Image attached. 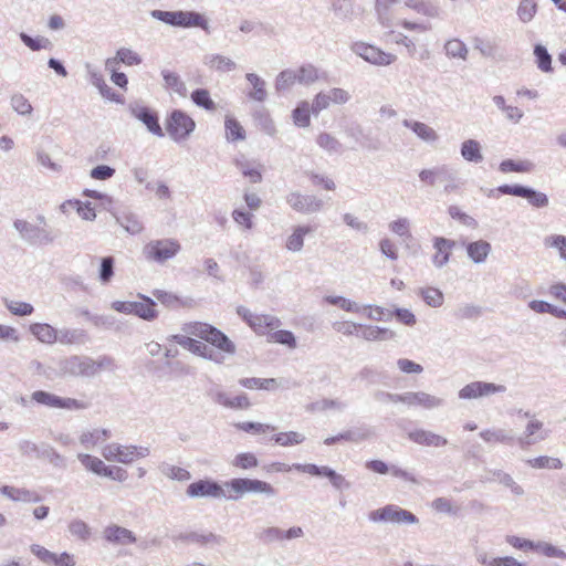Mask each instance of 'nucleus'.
Instances as JSON below:
<instances>
[{"mask_svg":"<svg viewBox=\"0 0 566 566\" xmlns=\"http://www.w3.org/2000/svg\"><path fill=\"white\" fill-rule=\"evenodd\" d=\"M418 176L421 182L430 187L439 182L443 184V192L446 195L459 192L464 186V181L459 177L458 170L447 164L422 169Z\"/></svg>","mask_w":566,"mask_h":566,"instance_id":"f257e3e1","label":"nucleus"},{"mask_svg":"<svg viewBox=\"0 0 566 566\" xmlns=\"http://www.w3.org/2000/svg\"><path fill=\"white\" fill-rule=\"evenodd\" d=\"M186 331L216 347L222 355H234L235 344L219 328L202 322H193L187 325Z\"/></svg>","mask_w":566,"mask_h":566,"instance_id":"f03ea898","label":"nucleus"},{"mask_svg":"<svg viewBox=\"0 0 566 566\" xmlns=\"http://www.w3.org/2000/svg\"><path fill=\"white\" fill-rule=\"evenodd\" d=\"M150 15L166 24L180 28H201L206 33H210L207 19L196 11H164L153 10Z\"/></svg>","mask_w":566,"mask_h":566,"instance_id":"7ed1b4c3","label":"nucleus"},{"mask_svg":"<svg viewBox=\"0 0 566 566\" xmlns=\"http://www.w3.org/2000/svg\"><path fill=\"white\" fill-rule=\"evenodd\" d=\"M226 488L229 489L228 500L237 501L247 493H261L266 496H275L277 490L269 482L249 479V478H234L224 483Z\"/></svg>","mask_w":566,"mask_h":566,"instance_id":"20e7f679","label":"nucleus"},{"mask_svg":"<svg viewBox=\"0 0 566 566\" xmlns=\"http://www.w3.org/2000/svg\"><path fill=\"white\" fill-rule=\"evenodd\" d=\"M149 454V448L143 446H122L118 443H108L102 450V455L107 461H117L126 464L133 462L136 458H146Z\"/></svg>","mask_w":566,"mask_h":566,"instance_id":"39448f33","label":"nucleus"},{"mask_svg":"<svg viewBox=\"0 0 566 566\" xmlns=\"http://www.w3.org/2000/svg\"><path fill=\"white\" fill-rule=\"evenodd\" d=\"M368 518L371 522H390L399 525L419 523V518L412 512L395 504H387L369 512Z\"/></svg>","mask_w":566,"mask_h":566,"instance_id":"423d86ee","label":"nucleus"},{"mask_svg":"<svg viewBox=\"0 0 566 566\" xmlns=\"http://www.w3.org/2000/svg\"><path fill=\"white\" fill-rule=\"evenodd\" d=\"M195 128V120L180 109H174L166 119L167 133L177 143L187 139Z\"/></svg>","mask_w":566,"mask_h":566,"instance_id":"0eeeda50","label":"nucleus"},{"mask_svg":"<svg viewBox=\"0 0 566 566\" xmlns=\"http://www.w3.org/2000/svg\"><path fill=\"white\" fill-rule=\"evenodd\" d=\"M181 250L180 243L175 239L153 240L144 248L146 259L164 263L175 258Z\"/></svg>","mask_w":566,"mask_h":566,"instance_id":"6e6552de","label":"nucleus"},{"mask_svg":"<svg viewBox=\"0 0 566 566\" xmlns=\"http://www.w3.org/2000/svg\"><path fill=\"white\" fill-rule=\"evenodd\" d=\"M13 227L21 238L32 245H46L55 240V235L45 227L35 226L22 219L14 220Z\"/></svg>","mask_w":566,"mask_h":566,"instance_id":"1a4fd4ad","label":"nucleus"},{"mask_svg":"<svg viewBox=\"0 0 566 566\" xmlns=\"http://www.w3.org/2000/svg\"><path fill=\"white\" fill-rule=\"evenodd\" d=\"M31 399L42 406L66 410H84L90 407V403L86 401L70 397H60L44 390L33 391Z\"/></svg>","mask_w":566,"mask_h":566,"instance_id":"9d476101","label":"nucleus"},{"mask_svg":"<svg viewBox=\"0 0 566 566\" xmlns=\"http://www.w3.org/2000/svg\"><path fill=\"white\" fill-rule=\"evenodd\" d=\"M497 190L502 195H511L515 197H521L527 200V202L537 209L545 208L548 206L549 200L546 193L537 191L536 189L515 184V185H502L497 187Z\"/></svg>","mask_w":566,"mask_h":566,"instance_id":"9b49d317","label":"nucleus"},{"mask_svg":"<svg viewBox=\"0 0 566 566\" xmlns=\"http://www.w3.org/2000/svg\"><path fill=\"white\" fill-rule=\"evenodd\" d=\"M171 339L195 355H198L219 365L224 363V355L217 353L203 342L180 334L172 335Z\"/></svg>","mask_w":566,"mask_h":566,"instance_id":"f8f14e48","label":"nucleus"},{"mask_svg":"<svg viewBox=\"0 0 566 566\" xmlns=\"http://www.w3.org/2000/svg\"><path fill=\"white\" fill-rule=\"evenodd\" d=\"M64 375L73 377H94V359L88 356H71L60 364Z\"/></svg>","mask_w":566,"mask_h":566,"instance_id":"ddd939ff","label":"nucleus"},{"mask_svg":"<svg viewBox=\"0 0 566 566\" xmlns=\"http://www.w3.org/2000/svg\"><path fill=\"white\" fill-rule=\"evenodd\" d=\"M186 494L191 499L197 497H211L221 499L227 497L222 485L211 479H202L190 483L187 486Z\"/></svg>","mask_w":566,"mask_h":566,"instance_id":"4468645a","label":"nucleus"},{"mask_svg":"<svg viewBox=\"0 0 566 566\" xmlns=\"http://www.w3.org/2000/svg\"><path fill=\"white\" fill-rule=\"evenodd\" d=\"M286 203L296 212L310 214L318 212L323 209L322 199L313 195H302L298 191H292L285 197Z\"/></svg>","mask_w":566,"mask_h":566,"instance_id":"2eb2a0df","label":"nucleus"},{"mask_svg":"<svg viewBox=\"0 0 566 566\" xmlns=\"http://www.w3.org/2000/svg\"><path fill=\"white\" fill-rule=\"evenodd\" d=\"M352 50L358 56L375 65H389L396 61V55L381 51L380 49L365 42H356Z\"/></svg>","mask_w":566,"mask_h":566,"instance_id":"dca6fc26","label":"nucleus"},{"mask_svg":"<svg viewBox=\"0 0 566 566\" xmlns=\"http://www.w3.org/2000/svg\"><path fill=\"white\" fill-rule=\"evenodd\" d=\"M175 541L182 543H191L199 545L200 547H212L221 545L226 542V538L219 534L208 531H188L181 532L174 537Z\"/></svg>","mask_w":566,"mask_h":566,"instance_id":"f3484780","label":"nucleus"},{"mask_svg":"<svg viewBox=\"0 0 566 566\" xmlns=\"http://www.w3.org/2000/svg\"><path fill=\"white\" fill-rule=\"evenodd\" d=\"M506 390V387L503 385H496L493 382L485 381H472L465 385L459 391L460 399H475L483 396H490L493 394H501Z\"/></svg>","mask_w":566,"mask_h":566,"instance_id":"a211bd4d","label":"nucleus"},{"mask_svg":"<svg viewBox=\"0 0 566 566\" xmlns=\"http://www.w3.org/2000/svg\"><path fill=\"white\" fill-rule=\"evenodd\" d=\"M130 114L146 125L147 129L155 136L163 137L164 132L159 124V117L156 112L143 105H129Z\"/></svg>","mask_w":566,"mask_h":566,"instance_id":"6ab92c4d","label":"nucleus"},{"mask_svg":"<svg viewBox=\"0 0 566 566\" xmlns=\"http://www.w3.org/2000/svg\"><path fill=\"white\" fill-rule=\"evenodd\" d=\"M346 133L347 136L353 138L363 149L377 151L381 148L380 139L374 136L370 130H365L359 124L352 125Z\"/></svg>","mask_w":566,"mask_h":566,"instance_id":"aec40b11","label":"nucleus"},{"mask_svg":"<svg viewBox=\"0 0 566 566\" xmlns=\"http://www.w3.org/2000/svg\"><path fill=\"white\" fill-rule=\"evenodd\" d=\"M548 437V431L544 430V423L537 419H531L525 427L524 434L516 438V443L525 449L532 444L545 440Z\"/></svg>","mask_w":566,"mask_h":566,"instance_id":"412c9836","label":"nucleus"},{"mask_svg":"<svg viewBox=\"0 0 566 566\" xmlns=\"http://www.w3.org/2000/svg\"><path fill=\"white\" fill-rule=\"evenodd\" d=\"M407 437L413 443L424 447L440 448L448 444V440L432 431L424 429H415L407 433Z\"/></svg>","mask_w":566,"mask_h":566,"instance_id":"4be33fe9","label":"nucleus"},{"mask_svg":"<svg viewBox=\"0 0 566 566\" xmlns=\"http://www.w3.org/2000/svg\"><path fill=\"white\" fill-rule=\"evenodd\" d=\"M455 247V241L443 237H436L433 239V248L436 254L432 256V262L437 268H443L450 260L451 252Z\"/></svg>","mask_w":566,"mask_h":566,"instance_id":"5701e85b","label":"nucleus"},{"mask_svg":"<svg viewBox=\"0 0 566 566\" xmlns=\"http://www.w3.org/2000/svg\"><path fill=\"white\" fill-rule=\"evenodd\" d=\"M103 536L107 542L117 545L134 544L137 541L135 534L130 530L118 525H109L105 527Z\"/></svg>","mask_w":566,"mask_h":566,"instance_id":"b1692460","label":"nucleus"},{"mask_svg":"<svg viewBox=\"0 0 566 566\" xmlns=\"http://www.w3.org/2000/svg\"><path fill=\"white\" fill-rule=\"evenodd\" d=\"M138 297L142 301L134 302L133 314L148 322L156 319L158 317L156 302L151 297L144 294H138Z\"/></svg>","mask_w":566,"mask_h":566,"instance_id":"393cba45","label":"nucleus"},{"mask_svg":"<svg viewBox=\"0 0 566 566\" xmlns=\"http://www.w3.org/2000/svg\"><path fill=\"white\" fill-rule=\"evenodd\" d=\"M480 437L490 444L502 443L505 446H514L516 443V438L512 433V431H507L505 429L495 428V429H485L480 432Z\"/></svg>","mask_w":566,"mask_h":566,"instance_id":"a878e982","label":"nucleus"},{"mask_svg":"<svg viewBox=\"0 0 566 566\" xmlns=\"http://www.w3.org/2000/svg\"><path fill=\"white\" fill-rule=\"evenodd\" d=\"M282 326L279 317L269 314H256L255 319L251 323L250 327L258 335H266L270 331H274Z\"/></svg>","mask_w":566,"mask_h":566,"instance_id":"bb28decb","label":"nucleus"},{"mask_svg":"<svg viewBox=\"0 0 566 566\" xmlns=\"http://www.w3.org/2000/svg\"><path fill=\"white\" fill-rule=\"evenodd\" d=\"M465 250L469 259L472 262L480 264L486 261L492 251V247L490 242L480 239L465 244Z\"/></svg>","mask_w":566,"mask_h":566,"instance_id":"cd10ccee","label":"nucleus"},{"mask_svg":"<svg viewBox=\"0 0 566 566\" xmlns=\"http://www.w3.org/2000/svg\"><path fill=\"white\" fill-rule=\"evenodd\" d=\"M118 63H124L129 66L138 65L142 63V57L130 49L120 48L117 50L116 56L108 57L105 61V67L106 70H113Z\"/></svg>","mask_w":566,"mask_h":566,"instance_id":"c85d7f7f","label":"nucleus"},{"mask_svg":"<svg viewBox=\"0 0 566 566\" xmlns=\"http://www.w3.org/2000/svg\"><path fill=\"white\" fill-rule=\"evenodd\" d=\"M407 405L433 409L443 405V399L423 391H407Z\"/></svg>","mask_w":566,"mask_h":566,"instance_id":"c756f323","label":"nucleus"},{"mask_svg":"<svg viewBox=\"0 0 566 566\" xmlns=\"http://www.w3.org/2000/svg\"><path fill=\"white\" fill-rule=\"evenodd\" d=\"M116 222L123 227L129 234H139L143 229V222L139 220L138 216L130 211L123 212H112Z\"/></svg>","mask_w":566,"mask_h":566,"instance_id":"7c9ffc66","label":"nucleus"},{"mask_svg":"<svg viewBox=\"0 0 566 566\" xmlns=\"http://www.w3.org/2000/svg\"><path fill=\"white\" fill-rule=\"evenodd\" d=\"M402 125L411 129L423 142L434 143L439 138L437 132L432 127L422 122L403 119Z\"/></svg>","mask_w":566,"mask_h":566,"instance_id":"2f4dec72","label":"nucleus"},{"mask_svg":"<svg viewBox=\"0 0 566 566\" xmlns=\"http://www.w3.org/2000/svg\"><path fill=\"white\" fill-rule=\"evenodd\" d=\"M30 332L38 340L45 344H54L57 342V329L46 323H34L30 325Z\"/></svg>","mask_w":566,"mask_h":566,"instance_id":"473e14b6","label":"nucleus"},{"mask_svg":"<svg viewBox=\"0 0 566 566\" xmlns=\"http://www.w3.org/2000/svg\"><path fill=\"white\" fill-rule=\"evenodd\" d=\"M88 339L87 333L82 328L57 329V342L64 345L84 344Z\"/></svg>","mask_w":566,"mask_h":566,"instance_id":"72a5a7b5","label":"nucleus"},{"mask_svg":"<svg viewBox=\"0 0 566 566\" xmlns=\"http://www.w3.org/2000/svg\"><path fill=\"white\" fill-rule=\"evenodd\" d=\"M0 493L12 501L22 502H39L40 496L32 491L27 489H19L10 485H3L0 488Z\"/></svg>","mask_w":566,"mask_h":566,"instance_id":"f704fd0d","label":"nucleus"},{"mask_svg":"<svg viewBox=\"0 0 566 566\" xmlns=\"http://www.w3.org/2000/svg\"><path fill=\"white\" fill-rule=\"evenodd\" d=\"M153 295L165 306L169 308H178L185 306H191L193 303L192 298L182 300L176 294L164 290H154Z\"/></svg>","mask_w":566,"mask_h":566,"instance_id":"c9c22d12","label":"nucleus"},{"mask_svg":"<svg viewBox=\"0 0 566 566\" xmlns=\"http://www.w3.org/2000/svg\"><path fill=\"white\" fill-rule=\"evenodd\" d=\"M405 6L429 18H438L441 12L440 8L430 0H406Z\"/></svg>","mask_w":566,"mask_h":566,"instance_id":"e433bc0d","label":"nucleus"},{"mask_svg":"<svg viewBox=\"0 0 566 566\" xmlns=\"http://www.w3.org/2000/svg\"><path fill=\"white\" fill-rule=\"evenodd\" d=\"M481 144L475 139H467L461 144L460 153L464 160L479 164L483 160Z\"/></svg>","mask_w":566,"mask_h":566,"instance_id":"4c0bfd02","label":"nucleus"},{"mask_svg":"<svg viewBox=\"0 0 566 566\" xmlns=\"http://www.w3.org/2000/svg\"><path fill=\"white\" fill-rule=\"evenodd\" d=\"M255 125L265 134L273 136L276 132L270 113L264 107L255 109L252 114Z\"/></svg>","mask_w":566,"mask_h":566,"instance_id":"58836bf2","label":"nucleus"},{"mask_svg":"<svg viewBox=\"0 0 566 566\" xmlns=\"http://www.w3.org/2000/svg\"><path fill=\"white\" fill-rule=\"evenodd\" d=\"M295 78L298 84L311 85L319 78L318 70L311 63L303 64L296 70H293Z\"/></svg>","mask_w":566,"mask_h":566,"instance_id":"ea45409f","label":"nucleus"},{"mask_svg":"<svg viewBox=\"0 0 566 566\" xmlns=\"http://www.w3.org/2000/svg\"><path fill=\"white\" fill-rule=\"evenodd\" d=\"M313 229L308 226H297L293 233L286 240V249L293 252H298L304 245L305 234L312 232Z\"/></svg>","mask_w":566,"mask_h":566,"instance_id":"a19ab883","label":"nucleus"},{"mask_svg":"<svg viewBox=\"0 0 566 566\" xmlns=\"http://www.w3.org/2000/svg\"><path fill=\"white\" fill-rule=\"evenodd\" d=\"M359 329L360 336L366 340H384L395 337V333L385 327L363 325Z\"/></svg>","mask_w":566,"mask_h":566,"instance_id":"79ce46f5","label":"nucleus"},{"mask_svg":"<svg viewBox=\"0 0 566 566\" xmlns=\"http://www.w3.org/2000/svg\"><path fill=\"white\" fill-rule=\"evenodd\" d=\"M70 206L71 208H75L77 213L84 220H94L96 218L95 209L90 201L82 202L81 200H66L61 205V210L64 211L65 207Z\"/></svg>","mask_w":566,"mask_h":566,"instance_id":"37998d69","label":"nucleus"},{"mask_svg":"<svg viewBox=\"0 0 566 566\" xmlns=\"http://www.w3.org/2000/svg\"><path fill=\"white\" fill-rule=\"evenodd\" d=\"M268 342L284 345L290 349H295L297 347L295 335L287 329L276 328V331L270 332L268 334Z\"/></svg>","mask_w":566,"mask_h":566,"instance_id":"c03bdc74","label":"nucleus"},{"mask_svg":"<svg viewBox=\"0 0 566 566\" xmlns=\"http://www.w3.org/2000/svg\"><path fill=\"white\" fill-rule=\"evenodd\" d=\"M77 459L87 471H91L98 476H104L107 465L99 458L87 453H80Z\"/></svg>","mask_w":566,"mask_h":566,"instance_id":"a18cd8bd","label":"nucleus"},{"mask_svg":"<svg viewBox=\"0 0 566 566\" xmlns=\"http://www.w3.org/2000/svg\"><path fill=\"white\" fill-rule=\"evenodd\" d=\"M224 128H226V139L229 143H234L238 140L245 139V130L235 118H232L229 116L226 117Z\"/></svg>","mask_w":566,"mask_h":566,"instance_id":"49530a36","label":"nucleus"},{"mask_svg":"<svg viewBox=\"0 0 566 566\" xmlns=\"http://www.w3.org/2000/svg\"><path fill=\"white\" fill-rule=\"evenodd\" d=\"M535 165L530 160L515 161L513 159H505L501 161L499 169L503 174L507 172H531Z\"/></svg>","mask_w":566,"mask_h":566,"instance_id":"de8ad7c7","label":"nucleus"},{"mask_svg":"<svg viewBox=\"0 0 566 566\" xmlns=\"http://www.w3.org/2000/svg\"><path fill=\"white\" fill-rule=\"evenodd\" d=\"M537 10L538 6L535 0H520L516 14L522 23H528L534 19Z\"/></svg>","mask_w":566,"mask_h":566,"instance_id":"09e8293b","label":"nucleus"},{"mask_svg":"<svg viewBox=\"0 0 566 566\" xmlns=\"http://www.w3.org/2000/svg\"><path fill=\"white\" fill-rule=\"evenodd\" d=\"M159 471L161 472L163 475L170 480L188 481L191 479V474L188 470L177 465L169 464L167 462H163L159 464Z\"/></svg>","mask_w":566,"mask_h":566,"instance_id":"8fccbe9b","label":"nucleus"},{"mask_svg":"<svg viewBox=\"0 0 566 566\" xmlns=\"http://www.w3.org/2000/svg\"><path fill=\"white\" fill-rule=\"evenodd\" d=\"M245 78L254 88V91L249 94V97L258 102H264L268 96L264 80L254 73H248Z\"/></svg>","mask_w":566,"mask_h":566,"instance_id":"3c124183","label":"nucleus"},{"mask_svg":"<svg viewBox=\"0 0 566 566\" xmlns=\"http://www.w3.org/2000/svg\"><path fill=\"white\" fill-rule=\"evenodd\" d=\"M534 56L536 66L544 73L553 72L552 55L547 49L542 44H535Z\"/></svg>","mask_w":566,"mask_h":566,"instance_id":"603ef678","label":"nucleus"},{"mask_svg":"<svg viewBox=\"0 0 566 566\" xmlns=\"http://www.w3.org/2000/svg\"><path fill=\"white\" fill-rule=\"evenodd\" d=\"M111 437L108 429H94L93 431L83 432L80 437V442L85 447H94L98 442L104 441Z\"/></svg>","mask_w":566,"mask_h":566,"instance_id":"864d4df0","label":"nucleus"},{"mask_svg":"<svg viewBox=\"0 0 566 566\" xmlns=\"http://www.w3.org/2000/svg\"><path fill=\"white\" fill-rule=\"evenodd\" d=\"M396 2L397 0H376L375 10L377 18L379 23L385 28L391 25L390 8Z\"/></svg>","mask_w":566,"mask_h":566,"instance_id":"5fc2aeb1","label":"nucleus"},{"mask_svg":"<svg viewBox=\"0 0 566 566\" xmlns=\"http://www.w3.org/2000/svg\"><path fill=\"white\" fill-rule=\"evenodd\" d=\"M418 294L421 296L423 302L431 307H440L444 301L443 293L436 287L419 289Z\"/></svg>","mask_w":566,"mask_h":566,"instance_id":"6e6d98bb","label":"nucleus"},{"mask_svg":"<svg viewBox=\"0 0 566 566\" xmlns=\"http://www.w3.org/2000/svg\"><path fill=\"white\" fill-rule=\"evenodd\" d=\"M357 376L369 385L384 382L387 379V375L384 371L373 366H364Z\"/></svg>","mask_w":566,"mask_h":566,"instance_id":"4d7b16f0","label":"nucleus"},{"mask_svg":"<svg viewBox=\"0 0 566 566\" xmlns=\"http://www.w3.org/2000/svg\"><path fill=\"white\" fill-rule=\"evenodd\" d=\"M206 64L220 72H230L237 67V64L232 60L220 54L207 55Z\"/></svg>","mask_w":566,"mask_h":566,"instance_id":"13d9d810","label":"nucleus"},{"mask_svg":"<svg viewBox=\"0 0 566 566\" xmlns=\"http://www.w3.org/2000/svg\"><path fill=\"white\" fill-rule=\"evenodd\" d=\"M311 107L307 102H301L292 112L293 122L297 127H307L311 123Z\"/></svg>","mask_w":566,"mask_h":566,"instance_id":"bf43d9fd","label":"nucleus"},{"mask_svg":"<svg viewBox=\"0 0 566 566\" xmlns=\"http://www.w3.org/2000/svg\"><path fill=\"white\" fill-rule=\"evenodd\" d=\"M161 75L165 81L166 88L172 90L174 92H176L180 95L185 94L186 85L176 72L163 70Z\"/></svg>","mask_w":566,"mask_h":566,"instance_id":"052dcab7","label":"nucleus"},{"mask_svg":"<svg viewBox=\"0 0 566 566\" xmlns=\"http://www.w3.org/2000/svg\"><path fill=\"white\" fill-rule=\"evenodd\" d=\"M276 444L282 447L301 444L305 437L296 431L280 432L271 438Z\"/></svg>","mask_w":566,"mask_h":566,"instance_id":"680f3d73","label":"nucleus"},{"mask_svg":"<svg viewBox=\"0 0 566 566\" xmlns=\"http://www.w3.org/2000/svg\"><path fill=\"white\" fill-rule=\"evenodd\" d=\"M191 101L206 111H214L216 103L210 97V93L206 88H197L191 93Z\"/></svg>","mask_w":566,"mask_h":566,"instance_id":"e2e57ef3","label":"nucleus"},{"mask_svg":"<svg viewBox=\"0 0 566 566\" xmlns=\"http://www.w3.org/2000/svg\"><path fill=\"white\" fill-rule=\"evenodd\" d=\"M20 40L23 42L24 45H27L32 51H40L42 49H51L52 42L44 36H36L32 38L25 32H21L19 34Z\"/></svg>","mask_w":566,"mask_h":566,"instance_id":"0e129e2a","label":"nucleus"},{"mask_svg":"<svg viewBox=\"0 0 566 566\" xmlns=\"http://www.w3.org/2000/svg\"><path fill=\"white\" fill-rule=\"evenodd\" d=\"M232 465L241 470H251L259 465V460L252 452H242L233 458Z\"/></svg>","mask_w":566,"mask_h":566,"instance_id":"69168bd1","label":"nucleus"},{"mask_svg":"<svg viewBox=\"0 0 566 566\" xmlns=\"http://www.w3.org/2000/svg\"><path fill=\"white\" fill-rule=\"evenodd\" d=\"M345 434L346 441L357 443L370 439L374 436V430L369 426L363 424L360 427L346 430Z\"/></svg>","mask_w":566,"mask_h":566,"instance_id":"338daca9","label":"nucleus"},{"mask_svg":"<svg viewBox=\"0 0 566 566\" xmlns=\"http://www.w3.org/2000/svg\"><path fill=\"white\" fill-rule=\"evenodd\" d=\"M297 80L295 78V74L293 70L287 69L279 73L275 80V90L277 93L285 92L290 90Z\"/></svg>","mask_w":566,"mask_h":566,"instance_id":"774afa93","label":"nucleus"}]
</instances>
